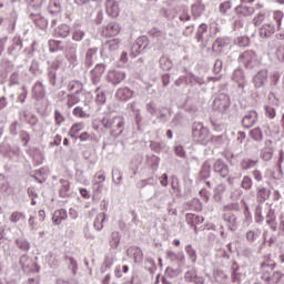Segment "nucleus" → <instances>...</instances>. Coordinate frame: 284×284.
<instances>
[{"mask_svg": "<svg viewBox=\"0 0 284 284\" xmlns=\"http://www.w3.org/2000/svg\"><path fill=\"white\" fill-rule=\"evenodd\" d=\"M100 123L108 130L112 139H119L125 132V118L123 115L104 114L100 118Z\"/></svg>", "mask_w": 284, "mask_h": 284, "instance_id": "nucleus-1", "label": "nucleus"}, {"mask_svg": "<svg viewBox=\"0 0 284 284\" xmlns=\"http://www.w3.org/2000/svg\"><path fill=\"white\" fill-rule=\"evenodd\" d=\"M284 13L281 10H276L272 13V17L268 22L264 23L260 30L258 34L261 39H270L276 30H281V26L283 23Z\"/></svg>", "mask_w": 284, "mask_h": 284, "instance_id": "nucleus-2", "label": "nucleus"}, {"mask_svg": "<svg viewBox=\"0 0 284 284\" xmlns=\"http://www.w3.org/2000/svg\"><path fill=\"white\" fill-rule=\"evenodd\" d=\"M231 100L230 95L225 93H220L214 100L212 108L221 114H227L230 112Z\"/></svg>", "mask_w": 284, "mask_h": 284, "instance_id": "nucleus-3", "label": "nucleus"}, {"mask_svg": "<svg viewBox=\"0 0 284 284\" xmlns=\"http://www.w3.org/2000/svg\"><path fill=\"white\" fill-rule=\"evenodd\" d=\"M237 61L239 63L244 65L246 70H253V68H256V65H258V57L254 51H244L239 55Z\"/></svg>", "mask_w": 284, "mask_h": 284, "instance_id": "nucleus-4", "label": "nucleus"}, {"mask_svg": "<svg viewBox=\"0 0 284 284\" xmlns=\"http://www.w3.org/2000/svg\"><path fill=\"white\" fill-rule=\"evenodd\" d=\"M193 139L197 143H203L210 136V130L201 122H194L192 126Z\"/></svg>", "mask_w": 284, "mask_h": 284, "instance_id": "nucleus-5", "label": "nucleus"}, {"mask_svg": "<svg viewBox=\"0 0 284 284\" xmlns=\"http://www.w3.org/2000/svg\"><path fill=\"white\" fill-rule=\"evenodd\" d=\"M149 43L150 41L148 40V37H139L131 47V57L135 58L139 57V54H141L142 52H145V49L148 48Z\"/></svg>", "mask_w": 284, "mask_h": 284, "instance_id": "nucleus-6", "label": "nucleus"}, {"mask_svg": "<svg viewBox=\"0 0 284 284\" xmlns=\"http://www.w3.org/2000/svg\"><path fill=\"white\" fill-rule=\"evenodd\" d=\"M106 81L112 85H119L125 81V72L116 69L109 70L106 73Z\"/></svg>", "mask_w": 284, "mask_h": 284, "instance_id": "nucleus-7", "label": "nucleus"}, {"mask_svg": "<svg viewBox=\"0 0 284 284\" xmlns=\"http://www.w3.org/2000/svg\"><path fill=\"white\" fill-rule=\"evenodd\" d=\"M105 72V64L99 63L97 64L90 72L91 82L93 85H99L101 83V79H103V73Z\"/></svg>", "mask_w": 284, "mask_h": 284, "instance_id": "nucleus-8", "label": "nucleus"}, {"mask_svg": "<svg viewBox=\"0 0 284 284\" xmlns=\"http://www.w3.org/2000/svg\"><path fill=\"white\" fill-rule=\"evenodd\" d=\"M21 50H23V41L21 40V38L14 37L11 40L10 45L7 49V52L11 57H19Z\"/></svg>", "mask_w": 284, "mask_h": 284, "instance_id": "nucleus-9", "label": "nucleus"}, {"mask_svg": "<svg viewBox=\"0 0 284 284\" xmlns=\"http://www.w3.org/2000/svg\"><path fill=\"white\" fill-rule=\"evenodd\" d=\"M213 172L219 174L222 179H226L230 175V166L223 160H216L213 164Z\"/></svg>", "mask_w": 284, "mask_h": 284, "instance_id": "nucleus-10", "label": "nucleus"}, {"mask_svg": "<svg viewBox=\"0 0 284 284\" xmlns=\"http://www.w3.org/2000/svg\"><path fill=\"white\" fill-rule=\"evenodd\" d=\"M256 121H258V113L252 110L246 112L243 116L242 125L243 128H246V130H250V128H254V125H256Z\"/></svg>", "mask_w": 284, "mask_h": 284, "instance_id": "nucleus-11", "label": "nucleus"}, {"mask_svg": "<svg viewBox=\"0 0 284 284\" xmlns=\"http://www.w3.org/2000/svg\"><path fill=\"white\" fill-rule=\"evenodd\" d=\"M222 219L229 230L231 232H236L239 229V222L236 220V215L230 211H226L223 215Z\"/></svg>", "mask_w": 284, "mask_h": 284, "instance_id": "nucleus-12", "label": "nucleus"}, {"mask_svg": "<svg viewBox=\"0 0 284 284\" xmlns=\"http://www.w3.org/2000/svg\"><path fill=\"white\" fill-rule=\"evenodd\" d=\"M121 24L119 22H109L105 27L102 28L103 37H116L121 33Z\"/></svg>", "mask_w": 284, "mask_h": 284, "instance_id": "nucleus-13", "label": "nucleus"}, {"mask_svg": "<svg viewBox=\"0 0 284 284\" xmlns=\"http://www.w3.org/2000/svg\"><path fill=\"white\" fill-rule=\"evenodd\" d=\"M213 52H217V54H223L230 50V40L225 38H217L213 45H212Z\"/></svg>", "mask_w": 284, "mask_h": 284, "instance_id": "nucleus-14", "label": "nucleus"}, {"mask_svg": "<svg viewBox=\"0 0 284 284\" xmlns=\"http://www.w3.org/2000/svg\"><path fill=\"white\" fill-rule=\"evenodd\" d=\"M119 45H121V40L119 38L108 40L102 45V54H112L113 52H116V50H119Z\"/></svg>", "mask_w": 284, "mask_h": 284, "instance_id": "nucleus-15", "label": "nucleus"}, {"mask_svg": "<svg viewBox=\"0 0 284 284\" xmlns=\"http://www.w3.org/2000/svg\"><path fill=\"white\" fill-rule=\"evenodd\" d=\"M153 199L156 200V202L160 206L161 205H168V203H170V200L172 199V192L163 191V190H156L153 194Z\"/></svg>", "mask_w": 284, "mask_h": 284, "instance_id": "nucleus-16", "label": "nucleus"}, {"mask_svg": "<svg viewBox=\"0 0 284 284\" xmlns=\"http://www.w3.org/2000/svg\"><path fill=\"white\" fill-rule=\"evenodd\" d=\"M105 10L109 17L112 19H116L119 17L121 9L119 8V2L116 0H106L105 1Z\"/></svg>", "mask_w": 284, "mask_h": 284, "instance_id": "nucleus-17", "label": "nucleus"}, {"mask_svg": "<svg viewBox=\"0 0 284 284\" xmlns=\"http://www.w3.org/2000/svg\"><path fill=\"white\" fill-rule=\"evenodd\" d=\"M32 97L36 101H41V99H45V87L43 82L37 81L32 88Z\"/></svg>", "mask_w": 284, "mask_h": 284, "instance_id": "nucleus-18", "label": "nucleus"}, {"mask_svg": "<svg viewBox=\"0 0 284 284\" xmlns=\"http://www.w3.org/2000/svg\"><path fill=\"white\" fill-rule=\"evenodd\" d=\"M232 79L239 84V88H241L242 90H244L245 85H247V80L245 79V72L243 71V69H235Z\"/></svg>", "mask_w": 284, "mask_h": 284, "instance_id": "nucleus-19", "label": "nucleus"}, {"mask_svg": "<svg viewBox=\"0 0 284 284\" xmlns=\"http://www.w3.org/2000/svg\"><path fill=\"white\" fill-rule=\"evenodd\" d=\"M166 257L169 258V261L175 263L176 265L185 264V254L182 251L178 253L173 251H168Z\"/></svg>", "mask_w": 284, "mask_h": 284, "instance_id": "nucleus-20", "label": "nucleus"}, {"mask_svg": "<svg viewBox=\"0 0 284 284\" xmlns=\"http://www.w3.org/2000/svg\"><path fill=\"white\" fill-rule=\"evenodd\" d=\"M267 77H268L267 70H265V69L260 70L253 78L255 88H263V85H265V83H267Z\"/></svg>", "mask_w": 284, "mask_h": 284, "instance_id": "nucleus-21", "label": "nucleus"}, {"mask_svg": "<svg viewBox=\"0 0 284 284\" xmlns=\"http://www.w3.org/2000/svg\"><path fill=\"white\" fill-rule=\"evenodd\" d=\"M205 12V3L201 0H196L192 6H191V13L193 19H199L203 13Z\"/></svg>", "mask_w": 284, "mask_h": 284, "instance_id": "nucleus-22", "label": "nucleus"}, {"mask_svg": "<svg viewBox=\"0 0 284 284\" xmlns=\"http://www.w3.org/2000/svg\"><path fill=\"white\" fill-rule=\"evenodd\" d=\"M128 256H132L134 263H143V251L139 246H131L126 251Z\"/></svg>", "mask_w": 284, "mask_h": 284, "instance_id": "nucleus-23", "label": "nucleus"}, {"mask_svg": "<svg viewBox=\"0 0 284 284\" xmlns=\"http://www.w3.org/2000/svg\"><path fill=\"white\" fill-rule=\"evenodd\" d=\"M272 195V191L265 186H257L256 187V200L257 203H265L267 199Z\"/></svg>", "mask_w": 284, "mask_h": 284, "instance_id": "nucleus-24", "label": "nucleus"}, {"mask_svg": "<svg viewBox=\"0 0 284 284\" xmlns=\"http://www.w3.org/2000/svg\"><path fill=\"white\" fill-rule=\"evenodd\" d=\"M68 219V211L65 209L55 210L52 215L53 225H61Z\"/></svg>", "mask_w": 284, "mask_h": 284, "instance_id": "nucleus-25", "label": "nucleus"}, {"mask_svg": "<svg viewBox=\"0 0 284 284\" xmlns=\"http://www.w3.org/2000/svg\"><path fill=\"white\" fill-rule=\"evenodd\" d=\"M254 12H255L254 7H250V6H245V4H240L235 8V13L240 18L252 17V14H254Z\"/></svg>", "mask_w": 284, "mask_h": 284, "instance_id": "nucleus-26", "label": "nucleus"}, {"mask_svg": "<svg viewBox=\"0 0 284 284\" xmlns=\"http://www.w3.org/2000/svg\"><path fill=\"white\" fill-rule=\"evenodd\" d=\"M19 264L21 265L23 272H33L34 271V262L27 254L20 257Z\"/></svg>", "mask_w": 284, "mask_h": 284, "instance_id": "nucleus-27", "label": "nucleus"}, {"mask_svg": "<svg viewBox=\"0 0 284 284\" xmlns=\"http://www.w3.org/2000/svg\"><path fill=\"white\" fill-rule=\"evenodd\" d=\"M99 52V49L97 47L90 48L87 50L84 63L89 68L94 64V61H97V53Z\"/></svg>", "mask_w": 284, "mask_h": 284, "instance_id": "nucleus-28", "label": "nucleus"}, {"mask_svg": "<svg viewBox=\"0 0 284 284\" xmlns=\"http://www.w3.org/2000/svg\"><path fill=\"white\" fill-rule=\"evenodd\" d=\"M30 17L31 21H33L40 30H45L48 28V19L43 18V16L39 13H31Z\"/></svg>", "mask_w": 284, "mask_h": 284, "instance_id": "nucleus-29", "label": "nucleus"}, {"mask_svg": "<svg viewBox=\"0 0 284 284\" xmlns=\"http://www.w3.org/2000/svg\"><path fill=\"white\" fill-rule=\"evenodd\" d=\"M54 37L58 39H68L70 37V26L60 24L54 29Z\"/></svg>", "mask_w": 284, "mask_h": 284, "instance_id": "nucleus-30", "label": "nucleus"}, {"mask_svg": "<svg viewBox=\"0 0 284 284\" xmlns=\"http://www.w3.org/2000/svg\"><path fill=\"white\" fill-rule=\"evenodd\" d=\"M268 145H272V140L265 141V148L261 152L263 161H272V156H274V150Z\"/></svg>", "mask_w": 284, "mask_h": 284, "instance_id": "nucleus-31", "label": "nucleus"}, {"mask_svg": "<svg viewBox=\"0 0 284 284\" xmlns=\"http://www.w3.org/2000/svg\"><path fill=\"white\" fill-rule=\"evenodd\" d=\"M115 97L120 101H128V99L134 97V91L130 90V88H121L116 91Z\"/></svg>", "mask_w": 284, "mask_h": 284, "instance_id": "nucleus-32", "label": "nucleus"}, {"mask_svg": "<svg viewBox=\"0 0 284 284\" xmlns=\"http://www.w3.org/2000/svg\"><path fill=\"white\" fill-rule=\"evenodd\" d=\"M203 221H204V219L201 215H196V214H193V213H187L186 214V223L189 225H193L195 232H196V225H201V223H203Z\"/></svg>", "mask_w": 284, "mask_h": 284, "instance_id": "nucleus-33", "label": "nucleus"}, {"mask_svg": "<svg viewBox=\"0 0 284 284\" xmlns=\"http://www.w3.org/2000/svg\"><path fill=\"white\" fill-rule=\"evenodd\" d=\"M266 223L267 225H270L273 232H276V230H278V225L276 224V213H274V210L272 209H270L266 214Z\"/></svg>", "mask_w": 284, "mask_h": 284, "instance_id": "nucleus-34", "label": "nucleus"}, {"mask_svg": "<svg viewBox=\"0 0 284 284\" xmlns=\"http://www.w3.org/2000/svg\"><path fill=\"white\" fill-rule=\"evenodd\" d=\"M105 213H99L94 221H93V227L97 230V232H101L103 230L104 223H105Z\"/></svg>", "mask_w": 284, "mask_h": 284, "instance_id": "nucleus-35", "label": "nucleus"}, {"mask_svg": "<svg viewBox=\"0 0 284 284\" xmlns=\"http://www.w3.org/2000/svg\"><path fill=\"white\" fill-rule=\"evenodd\" d=\"M256 165H258V160H252L250 158L243 159L240 163L241 170L244 171L252 170V168H256Z\"/></svg>", "mask_w": 284, "mask_h": 284, "instance_id": "nucleus-36", "label": "nucleus"}, {"mask_svg": "<svg viewBox=\"0 0 284 284\" xmlns=\"http://www.w3.org/2000/svg\"><path fill=\"white\" fill-rule=\"evenodd\" d=\"M225 190H227V185L220 183L214 189V199L219 203L223 201V194H225Z\"/></svg>", "mask_w": 284, "mask_h": 284, "instance_id": "nucleus-37", "label": "nucleus"}, {"mask_svg": "<svg viewBox=\"0 0 284 284\" xmlns=\"http://www.w3.org/2000/svg\"><path fill=\"white\" fill-rule=\"evenodd\" d=\"M9 221L10 223H14L16 225L17 223H26V214L20 211H14L9 216Z\"/></svg>", "mask_w": 284, "mask_h": 284, "instance_id": "nucleus-38", "label": "nucleus"}, {"mask_svg": "<svg viewBox=\"0 0 284 284\" xmlns=\"http://www.w3.org/2000/svg\"><path fill=\"white\" fill-rule=\"evenodd\" d=\"M128 110L130 112H133V115L135 116V123L138 125H141V121H143V118H141V110L136 106L134 102L128 104Z\"/></svg>", "mask_w": 284, "mask_h": 284, "instance_id": "nucleus-39", "label": "nucleus"}, {"mask_svg": "<svg viewBox=\"0 0 284 284\" xmlns=\"http://www.w3.org/2000/svg\"><path fill=\"white\" fill-rule=\"evenodd\" d=\"M48 12H50V14H59V12H61V1L50 0L48 6Z\"/></svg>", "mask_w": 284, "mask_h": 284, "instance_id": "nucleus-40", "label": "nucleus"}, {"mask_svg": "<svg viewBox=\"0 0 284 284\" xmlns=\"http://www.w3.org/2000/svg\"><path fill=\"white\" fill-rule=\"evenodd\" d=\"M83 128H85V124H83V122H79V123H74L72 124L70 131H69V136H71V139H79V136H77L79 134V132H81V130H83Z\"/></svg>", "mask_w": 284, "mask_h": 284, "instance_id": "nucleus-41", "label": "nucleus"}, {"mask_svg": "<svg viewBox=\"0 0 284 284\" xmlns=\"http://www.w3.org/2000/svg\"><path fill=\"white\" fill-rule=\"evenodd\" d=\"M109 243L112 250H116L119 243H121V234L118 231H113L110 235Z\"/></svg>", "mask_w": 284, "mask_h": 284, "instance_id": "nucleus-42", "label": "nucleus"}, {"mask_svg": "<svg viewBox=\"0 0 284 284\" xmlns=\"http://www.w3.org/2000/svg\"><path fill=\"white\" fill-rule=\"evenodd\" d=\"M261 239V229H255L246 232L248 243H256Z\"/></svg>", "mask_w": 284, "mask_h": 284, "instance_id": "nucleus-43", "label": "nucleus"}, {"mask_svg": "<svg viewBox=\"0 0 284 284\" xmlns=\"http://www.w3.org/2000/svg\"><path fill=\"white\" fill-rule=\"evenodd\" d=\"M160 68L164 71H170L172 68H174V63H172V60L170 58L162 55L159 60Z\"/></svg>", "mask_w": 284, "mask_h": 284, "instance_id": "nucleus-44", "label": "nucleus"}, {"mask_svg": "<svg viewBox=\"0 0 284 284\" xmlns=\"http://www.w3.org/2000/svg\"><path fill=\"white\" fill-rule=\"evenodd\" d=\"M21 131H23V124L17 121L12 122L9 126V134H11V136H18Z\"/></svg>", "mask_w": 284, "mask_h": 284, "instance_id": "nucleus-45", "label": "nucleus"}, {"mask_svg": "<svg viewBox=\"0 0 284 284\" xmlns=\"http://www.w3.org/2000/svg\"><path fill=\"white\" fill-rule=\"evenodd\" d=\"M49 50L50 52H61V50H63V42L59 40H50Z\"/></svg>", "mask_w": 284, "mask_h": 284, "instance_id": "nucleus-46", "label": "nucleus"}, {"mask_svg": "<svg viewBox=\"0 0 284 284\" xmlns=\"http://www.w3.org/2000/svg\"><path fill=\"white\" fill-rule=\"evenodd\" d=\"M250 136L251 139H253V141L261 143V141H263V131L261 130V128H255L251 130Z\"/></svg>", "mask_w": 284, "mask_h": 284, "instance_id": "nucleus-47", "label": "nucleus"}, {"mask_svg": "<svg viewBox=\"0 0 284 284\" xmlns=\"http://www.w3.org/2000/svg\"><path fill=\"white\" fill-rule=\"evenodd\" d=\"M16 245L22 252H29L30 251V242H28V240H26V239H17L16 240Z\"/></svg>", "mask_w": 284, "mask_h": 284, "instance_id": "nucleus-48", "label": "nucleus"}, {"mask_svg": "<svg viewBox=\"0 0 284 284\" xmlns=\"http://www.w3.org/2000/svg\"><path fill=\"white\" fill-rule=\"evenodd\" d=\"M21 146L20 145H11L9 149V156L7 159H12L14 156L16 159H21Z\"/></svg>", "mask_w": 284, "mask_h": 284, "instance_id": "nucleus-49", "label": "nucleus"}, {"mask_svg": "<svg viewBox=\"0 0 284 284\" xmlns=\"http://www.w3.org/2000/svg\"><path fill=\"white\" fill-rule=\"evenodd\" d=\"M79 101H81L79 95H77V94H69V95H67L65 105L70 110V108H74V105H77V103H79Z\"/></svg>", "mask_w": 284, "mask_h": 284, "instance_id": "nucleus-50", "label": "nucleus"}, {"mask_svg": "<svg viewBox=\"0 0 284 284\" xmlns=\"http://www.w3.org/2000/svg\"><path fill=\"white\" fill-rule=\"evenodd\" d=\"M252 185H254V181L250 175H244L241 182V187L243 190L250 191L252 189Z\"/></svg>", "mask_w": 284, "mask_h": 284, "instance_id": "nucleus-51", "label": "nucleus"}, {"mask_svg": "<svg viewBox=\"0 0 284 284\" xmlns=\"http://www.w3.org/2000/svg\"><path fill=\"white\" fill-rule=\"evenodd\" d=\"M60 196H68L70 194V182L68 180H60Z\"/></svg>", "mask_w": 284, "mask_h": 284, "instance_id": "nucleus-52", "label": "nucleus"}, {"mask_svg": "<svg viewBox=\"0 0 284 284\" xmlns=\"http://www.w3.org/2000/svg\"><path fill=\"white\" fill-rule=\"evenodd\" d=\"M85 39V31L81 29H75L72 31V41L81 42Z\"/></svg>", "mask_w": 284, "mask_h": 284, "instance_id": "nucleus-53", "label": "nucleus"}, {"mask_svg": "<svg viewBox=\"0 0 284 284\" xmlns=\"http://www.w3.org/2000/svg\"><path fill=\"white\" fill-rule=\"evenodd\" d=\"M185 252L186 255L189 256V258L191 260V263H196V250H194V247H192V244H189L185 246Z\"/></svg>", "mask_w": 284, "mask_h": 284, "instance_id": "nucleus-54", "label": "nucleus"}, {"mask_svg": "<svg viewBox=\"0 0 284 284\" xmlns=\"http://www.w3.org/2000/svg\"><path fill=\"white\" fill-rule=\"evenodd\" d=\"M112 181L115 185H121V181H123V173L121 170L115 169L112 171Z\"/></svg>", "mask_w": 284, "mask_h": 284, "instance_id": "nucleus-55", "label": "nucleus"}, {"mask_svg": "<svg viewBox=\"0 0 284 284\" xmlns=\"http://www.w3.org/2000/svg\"><path fill=\"white\" fill-rule=\"evenodd\" d=\"M281 278H283V273L275 271L272 275L267 277L268 283L271 284H277L281 282Z\"/></svg>", "mask_w": 284, "mask_h": 284, "instance_id": "nucleus-56", "label": "nucleus"}, {"mask_svg": "<svg viewBox=\"0 0 284 284\" xmlns=\"http://www.w3.org/2000/svg\"><path fill=\"white\" fill-rule=\"evenodd\" d=\"M19 138L23 148L28 146V144L30 143V133L26 130H22L19 133Z\"/></svg>", "mask_w": 284, "mask_h": 284, "instance_id": "nucleus-57", "label": "nucleus"}, {"mask_svg": "<svg viewBox=\"0 0 284 284\" xmlns=\"http://www.w3.org/2000/svg\"><path fill=\"white\" fill-rule=\"evenodd\" d=\"M95 92H97L95 103H98V105H103V103H105L106 101L105 92L101 91V88H98Z\"/></svg>", "mask_w": 284, "mask_h": 284, "instance_id": "nucleus-58", "label": "nucleus"}, {"mask_svg": "<svg viewBox=\"0 0 284 284\" xmlns=\"http://www.w3.org/2000/svg\"><path fill=\"white\" fill-rule=\"evenodd\" d=\"M205 32H207V24L205 23L200 24L196 32V39L200 43L201 41H203V34H205Z\"/></svg>", "mask_w": 284, "mask_h": 284, "instance_id": "nucleus-59", "label": "nucleus"}, {"mask_svg": "<svg viewBox=\"0 0 284 284\" xmlns=\"http://www.w3.org/2000/svg\"><path fill=\"white\" fill-rule=\"evenodd\" d=\"M27 3H29V8H33V10H40L45 3V0H27Z\"/></svg>", "mask_w": 284, "mask_h": 284, "instance_id": "nucleus-60", "label": "nucleus"}, {"mask_svg": "<svg viewBox=\"0 0 284 284\" xmlns=\"http://www.w3.org/2000/svg\"><path fill=\"white\" fill-rule=\"evenodd\" d=\"M10 143L8 142H2L0 143V154H2V156H6L8 159V156H10Z\"/></svg>", "mask_w": 284, "mask_h": 284, "instance_id": "nucleus-61", "label": "nucleus"}, {"mask_svg": "<svg viewBox=\"0 0 284 284\" xmlns=\"http://www.w3.org/2000/svg\"><path fill=\"white\" fill-rule=\"evenodd\" d=\"M265 21V13L258 12L252 20L253 26L258 27Z\"/></svg>", "mask_w": 284, "mask_h": 284, "instance_id": "nucleus-62", "label": "nucleus"}, {"mask_svg": "<svg viewBox=\"0 0 284 284\" xmlns=\"http://www.w3.org/2000/svg\"><path fill=\"white\" fill-rule=\"evenodd\" d=\"M150 34H151V37H155V39H165V37H168L165 31H161L158 28L151 29Z\"/></svg>", "mask_w": 284, "mask_h": 284, "instance_id": "nucleus-63", "label": "nucleus"}, {"mask_svg": "<svg viewBox=\"0 0 284 284\" xmlns=\"http://www.w3.org/2000/svg\"><path fill=\"white\" fill-rule=\"evenodd\" d=\"M275 57L277 61H280L281 63H284V44L277 47L275 51Z\"/></svg>", "mask_w": 284, "mask_h": 284, "instance_id": "nucleus-64", "label": "nucleus"}]
</instances>
